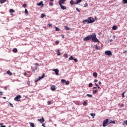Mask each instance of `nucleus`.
Returning <instances> with one entry per match:
<instances>
[{"instance_id": "nucleus-58", "label": "nucleus", "mask_w": 127, "mask_h": 127, "mask_svg": "<svg viewBox=\"0 0 127 127\" xmlns=\"http://www.w3.org/2000/svg\"><path fill=\"white\" fill-rule=\"evenodd\" d=\"M98 83H99V85H101V84H102V82H101V81H99Z\"/></svg>"}, {"instance_id": "nucleus-1", "label": "nucleus", "mask_w": 127, "mask_h": 127, "mask_svg": "<svg viewBox=\"0 0 127 127\" xmlns=\"http://www.w3.org/2000/svg\"><path fill=\"white\" fill-rule=\"evenodd\" d=\"M91 39L93 41V42H99V40L97 38V35L95 33H93L91 35H88L83 39L84 41H88L91 40Z\"/></svg>"}, {"instance_id": "nucleus-59", "label": "nucleus", "mask_w": 127, "mask_h": 127, "mask_svg": "<svg viewBox=\"0 0 127 127\" xmlns=\"http://www.w3.org/2000/svg\"><path fill=\"white\" fill-rule=\"evenodd\" d=\"M109 42H112V41H113V40H112V39L111 40H109Z\"/></svg>"}, {"instance_id": "nucleus-62", "label": "nucleus", "mask_w": 127, "mask_h": 127, "mask_svg": "<svg viewBox=\"0 0 127 127\" xmlns=\"http://www.w3.org/2000/svg\"><path fill=\"white\" fill-rule=\"evenodd\" d=\"M2 98H3V99H6V97H3Z\"/></svg>"}, {"instance_id": "nucleus-40", "label": "nucleus", "mask_w": 127, "mask_h": 127, "mask_svg": "<svg viewBox=\"0 0 127 127\" xmlns=\"http://www.w3.org/2000/svg\"><path fill=\"white\" fill-rule=\"evenodd\" d=\"M90 116H91V117H95V116H96V114L91 113L90 114Z\"/></svg>"}, {"instance_id": "nucleus-20", "label": "nucleus", "mask_w": 127, "mask_h": 127, "mask_svg": "<svg viewBox=\"0 0 127 127\" xmlns=\"http://www.w3.org/2000/svg\"><path fill=\"white\" fill-rule=\"evenodd\" d=\"M29 124L30 125V127H34V123H32L31 122L29 123Z\"/></svg>"}, {"instance_id": "nucleus-19", "label": "nucleus", "mask_w": 127, "mask_h": 127, "mask_svg": "<svg viewBox=\"0 0 127 127\" xmlns=\"http://www.w3.org/2000/svg\"><path fill=\"white\" fill-rule=\"evenodd\" d=\"M61 82L62 83H63V84H65V82H66V80L64 79H61Z\"/></svg>"}, {"instance_id": "nucleus-29", "label": "nucleus", "mask_w": 127, "mask_h": 127, "mask_svg": "<svg viewBox=\"0 0 127 127\" xmlns=\"http://www.w3.org/2000/svg\"><path fill=\"white\" fill-rule=\"evenodd\" d=\"M123 3H124V4L127 3V0H123Z\"/></svg>"}, {"instance_id": "nucleus-17", "label": "nucleus", "mask_w": 127, "mask_h": 127, "mask_svg": "<svg viewBox=\"0 0 127 127\" xmlns=\"http://www.w3.org/2000/svg\"><path fill=\"white\" fill-rule=\"evenodd\" d=\"M13 52H14V53H17V49L16 48H14L12 50Z\"/></svg>"}, {"instance_id": "nucleus-8", "label": "nucleus", "mask_w": 127, "mask_h": 127, "mask_svg": "<svg viewBox=\"0 0 127 127\" xmlns=\"http://www.w3.org/2000/svg\"><path fill=\"white\" fill-rule=\"evenodd\" d=\"M53 71L56 73V75H57V76L59 75V69H58V68L53 69Z\"/></svg>"}, {"instance_id": "nucleus-7", "label": "nucleus", "mask_w": 127, "mask_h": 127, "mask_svg": "<svg viewBox=\"0 0 127 127\" xmlns=\"http://www.w3.org/2000/svg\"><path fill=\"white\" fill-rule=\"evenodd\" d=\"M45 76V73L43 74L42 76L39 77V78H38L37 79H36L35 80V82H38V81H40V80H41V79H43L44 78Z\"/></svg>"}, {"instance_id": "nucleus-38", "label": "nucleus", "mask_w": 127, "mask_h": 127, "mask_svg": "<svg viewBox=\"0 0 127 127\" xmlns=\"http://www.w3.org/2000/svg\"><path fill=\"white\" fill-rule=\"evenodd\" d=\"M49 5H50V6H52V5H53V2H49Z\"/></svg>"}, {"instance_id": "nucleus-56", "label": "nucleus", "mask_w": 127, "mask_h": 127, "mask_svg": "<svg viewBox=\"0 0 127 127\" xmlns=\"http://www.w3.org/2000/svg\"><path fill=\"white\" fill-rule=\"evenodd\" d=\"M0 127H5V126L4 125H3V126H1Z\"/></svg>"}, {"instance_id": "nucleus-31", "label": "nucleus", "mask_w": 127, "mask_h": 127, "mask_svg": "<svg viewBox=\"0 0 127 127\" xmlns=\"http://www.w3.org/2000/svg\"><path fill=\"white\" fill-rule=\"evenodd\" d=\"M9 105L10 107H11V108H13V105H12V104H11V103L9 102Z\"/></svg>"}, {"instance_id": "nucleus-48", "label": "nucleus", "mask_w": 127, "mask_h": 127, "mask_svg": "<svg viewBox=\"0 0 127 127\" xmlns=\"http://www.w3.org/2000/svg\"><path fill=\"white\" fill-rule=\"evenodd\" d=\"M57 52H58V55L59 56L60 55V52L59 51V50H58Z\"/></svg>"}, {"instance_id": "nucleus-36", "label": "nucleus", "mask_w": 127, "mask_h": 127, "mask_svg": "<svg viewBox=\"0 0 127 127\" xmlns=\"http://www.w3.org/2000/svg\"><path fill=\"white\" fill-rule=\"evenodd\" d=\"M87 97H90V98H92V97H93V95L89 94H87Z\"/></svg>"}, {"instance_id": "nucleus-13", "label": "nucleus", "mask_w": 127, "mask_h": 127, "mask_svg": "<svg viewBox=\"0 0 127 127\" xmlns=\"http://www.w3.org/2000/svg\"><path fill=\"white\" fill-rule=\"evenodd\" d=\"M37 5H38L39 6H40L41 5H42V6H43V5H44V4H43V1H41L39 3H37Z\"/></svg>"}, {"instance_id": "nucleus-45", "label": "nucleus", "mask_w": 127, "mask_h": 127, "mask_svg": "<svg viewBox=\"0 0 127 127\" xmlns=\"http://www.w3.org/2000/svg\"><path fill=\"white\" fill-rule=\"evenodd\" d=\"M76 10H77V11H78V12H80L81 11L79 8H76Z\"/></svg>"}, {"instance_id": "nucleus-49", "label": "nucleus", "mask_w": 127, "mask_h": 127, "mask_svg": "<svg viewBox=\"0 0 127 127\" xmlns=\"http://www.w3.org/2000/svg\"><path fill=\"white\" fill-rule=\"evenodd\" d=\"M124 124L127 125V120L124 121Z\"/></svg>"}, {"instance_id": "nucleus-10", "label": "nucleus", "mask_w": 127, "mask_h": 127, "mask_svg": "<svg viewBox=\"0 0 127 127\" xmlns=\"http://www.w3.org/2000/svg\"><path fill=\"white\" fill-rule=\"evenodd\" d=\"M51 90H52L53 91H55V90H56V86L55 85H52L51 87Z\"/></svg>"}, {"instance_id": "nucleus-33", "label": "nucleus", "mask_w": 127, "mask_h": 127, "mask_svg": "<svg viewBox=\"0 0 127 127\" xmlns=\"http://www.w3.org/2000/svg\"><path fill=\"white\" fill-rule=\"evenodd\" d=\"M95 86L96 87H97L98 89H101V88L100 87V86H99L98 84H97V83H95Z\"/></svg>"}, {"instance_id": "nucleus-64", "label": "nucleus", "mask_w": 127, "mask_h": 127, "mask_svg": "<svg viewBox=\"0 0 127 127\" xmlns=\"http://www.w3.org/2000/svg\"><path fill=\"white\" fill-rule=\"evenodd\" d=\"M50 1H54V0H50Z\"/></svg>"}, {"instance_id": "nucleus-34", "label": "nucleus", "mask_w": 127, "mask_h": 127, "mask_svg": "<svg viewBox=\"0 0 127 127\" xmlns=\"http://www.w3.org/2000/svg\"><path fill=\"white\" fill-rule=\"evenodd\" d=\"M125 94H126V92H124L123 93H122V98H125Z\"/></svg>"}, {"instance_id": "nucleus-61", "label": "nucleus", "mask_w": 127, "mask_h": 127, "mask_svg": "<svg viewBox=\"0 0 127 127\" xmlns=\"http://www.w3.org/2000/svg\"><path fill=\"white\" fill-rule=\"evenodd\" d=\"M93 89H97V87H93Z\"/></svg>"}, {"instance_id": "nucleus-32", "label": "nucleus", "mask_w": 127, "mask_h": 127, "mask_svg": "<svg viewBox=\"0 0 127 127\" xmlns=\"http://www.w3.org/2000/svg\"><path fill=\"white\" fill-rule=\"evenodd\" d=\"M65 85H69V84H70V82H69V81H65Z\"/></svg>"}, {"instance_id": "nucleus-27", "label": "nucleus", "mask_w": 127, "mask_h": 127, "mask_svg": "<svg viewBox=\"0 0 127 127\" xmlns=\"http://www.w3.org/2000/svg\"><path fill=\"white\" fill-rule=\"evenodd\" d=\"M88 86H89V88H92V87H93V83H89Z\"/></svg>"}, {"instance_id": "nucleus-54", "label": "nucleus", "mask_w": 127, "mask_h": 127, "mask_svg": "<svg viewBox=\"0 0 127 127\" xmlns=\"http://www.w3.org/2000/svg\"><path fill=\"white\" fill-rule=\"evenodd\" d=\"M27 84L28 85H30V81H28Z\"/></svg>"}, {"instance_id": "nucleus-25", "label": "nucleus", "mask_w": 127, "mask_h": 127, "mask_svg": "<svg viewBox=\"0 0 127 127\" xmlns=\"http://www.w3.org/2000/svg\"><path fill=\"white\" fill-rule=\"evenodd\" d=\"M45 16H46V15H45V14H44L43 13L41 14V17L42 18H43V17H45Z\"/></svg>"}, {"instance_id": "nucleus-21", "label": "nucleus", "mask_w": 127, "mask_h": 127, "mask_svg": "<svg viewBox=\"0 0 127 127\" xmlns=\"http://www.w3.org/2000/svg\"><path fill=\"white\" fill-rule=\"evenodd\" d=\"M93 76L94 77H97L98 76V73L97 72H94L93 73Z\"/></svg>"}, {"instance_id": "nucleus-28", "label": "nucleus", "mask_w": 127, "mask_h": 127, "mask_svg": "<svg viewBox=\"0 0 127 127\" xmlns=\"http://www.w3.org/2000/svg\"><path fill=\"white\" fill-rule=\"evenodd\" d=\"M64 57L65 58H68V55L67 54H64Z\"/></svg>"}, {"instance_id": "nucleus-63", "label": "nucleus", "mask_w": 127, "mask_h": 127, "mask_svg": "<svg viewBox=\"0 0 127 127\" xmlns=\"http://www.w3.org/2000/svg\"><path fill=\"white\" fill-rule=\"evenodd\" d=\"M123 53H127V51H124V52H123Z\"/></svg>"}, {"instance_id": "nucleus-2", "label": "nucleus", "mask_w": 127, "mask_h": 127, "mask_svg": "<svg viewBox=\"0 0 127 127\" xmlns=\"http://www.w3.org/2000/svg\"><path fill=\"white\" fill-rule=\"evenodd\" d=\"M111 124H116V122L110 120L109 119H105L103 121L102 126L103 127H108V126Z\"/></svg>"}, {"instance_id": "nucleus-37", "label": "nucleus", "mask_w": 127, "mask_h": 127, "mask_svg": "<svg viewBox=\"0 0 127 127\" xmlns=\"http://www.w3.org/2000/svg\"><path fill=\"white\" fill-rule=\"evenodd\" d=\"M56 31H60V29H59V28H58V27H56Z\"/></svg>"}, {"instance_id": "nucleus-39", "label": "nucleus", "mask_w": 127, "mask_h": 127, "mask_svg": "<svg viewBox=\"0 0 127 127\" xmlns=\"http://www.w3.org/2000/svg\"><path fill=\"white\" fill-rule=\"evenodd\" d=\"M25 12L26 14H28V11L27 10V9H25Z\"/></svg>"}, {"instance_id": "nucleus-3", "label": "nucleus", "mask_w": 127, "mask_h": 127, "mask_svg": "<svg viewBox=\"0 0 127 127\" xmlns=\"http://www.w3.org/2000/svg\"><path fill=\"white\" fill-rule=\"evenodd\" d=\"M82 22L84 24H85L86 22H87V23H93V22H95V19L93 17H90L87 19L84 20Z\"/></svg>"}, {"instance_id": "nucleus-23", "label": "nucleus", "mask_w": 127, "mask_h": 127, "mask_svg": "<svg viewBox=\"0 0 127 127\" xmlns=\"http://www.w3.org/2000/svg\"><path fill=\"white\" fill-rule=\"evenodd\" d=\"M95 49L96 50H100V47H98V45H95Z\"/></svg>"}, {"instance_id": "nucleus-4", "label": "nucleus", "mask_w": 127, "mask_h": 127, "mask_svg": "<svg viewBox=\"0 0 127 127\" xmlns=\"http://www.w3.org/2000/svg\"><path fill=\"white\" fill-rule=\"evenodd\" d=\"M20 99H21V95H17V96H16L14 98V100L16 102H19V101H20Z\"/></svg>"}, {"instance_id": "nucleus-22", "label": "nucleus", "mask_w": 127, "mask_h": 127, "mask_svg": "<svg viewBox=\"0 0 127 127\" xmlns=\"http://www.w3.org/2000/svg\"><path fill=\"white\" fill-rule=\"evenodd\" d=\"M5 1H6V0H0V3H4Z\"/></svg>"}, {"instance_id": "nucleus-26", "label": "nucleus", "mask_w": 127, "mask_h": 127, "mask_svg": "<svg viewBox=\"0 0 127 127\" xmlns=\"http://www.w3.org/2000/svg\"><path fill=\"white\" fill-rule=\"evenodd\" d=\"M97 92H98V90L96 89V90L93 91V94H97Z\"/></svg>"}, {"instance_id": "nucleus-41", "label": "nucleus", "mask_w": 127, "mask_h": 127, "mask_svg": "<svg viewBox=\"0 0 127 127\" xmlns=\"http://www.w3.org/2000/svg\"><path fill=\"white\" fill-rule=\"evenodd\" d=\"M55 43H56V45H58V44H59V41H56L55 42Z\"/></svg>"}, {"instance_id": "nucleus-14", "label": "nucleus", "mask_w": 127, "mask_h": 127, "mask_svg": "<svg viewBox=\"0 0 127 127\" xmlns=\"http://www.w3.org/2000/svg\"><path fill=\"white\" fill-rule=\"evenodd\" d=\"M60 5L61 8L62 9H66V8H67V7L66 6H63L62 5V4H60Z\"/></svg>"}, {"instance_id": "nucleus-51", "label": "nucleus", "mask_w": 127, "mask_h": 127, "mask_svg": "<svg viewBox=\"0 0 127 127\" xmlns=\"http://www.w3.org/2000/svg\"><path fill=\"white\" fill-rule=\"evenodd\" d=\"M24 75L27 76V73H26V72L24 73Z\"/></svg>"}, {"instance_id": "nucleus-57", "label": "nucleus", "mask_w": 127, "mask_h": 127, "mask_svg": "<svg viewBox=\"0 0 127 127\" xmlns=\"http://www.w3.org/2000/svg\"><path fill=\"white\" fill-rule=\"evenodd\" d=\"M42 126L44 127H45V124H42Z\"/></svg>"}, {"instance_id": "nucleus-53", "label": "nucleus", "mask_w": 127, "mask_h": 127, "mask_svg": "<svg viewBox=\"0 0 127 127\" xmlns=\"http://www.w3.org/2000/svg\"><path fill=\"white\" fill-rule=\"evenodd\" d=\"M74 4H78V2H77V1H76V2H74Z\"/></svg>"}, {"instance_id": "nucleus-30", "label": "nucleus", "mask_w": 127, "mask_h": 127, "mask_svg": "<svg viewBox=\"0 0 127 127\" xmlns=\"http://www.w3.org/2000/svg\"><path fill=\"white\" fill-rule=\"evenodd\" d=\"M70 4H74V0H71L70 1Z\"/></svg>"}, {"instance_id": "nucleus-11", "label": "nucleus", "mask_w": 127, "mask_h": 127, "mask_svg": "<svg viewBox=\"0 0 127 127\" xmlns=\"http://www.w3.org/2000/svg\"><path fill=\"white\" fill-rule=\"evenodd\" d=\"M65 1H66V0H60L59 1V4H62V3H64V2H65Z\"/></svg>"}, {"instance_id": "nucleus-50", "label": "nucleus", "mask_w": 127, "mask_h": 127, "mask_svg": "<svg viewBox=\"0 0 127 127\" xmlns=\"http://www.w3.org/2000/svg\"><path fill=\"white\" fill-rule=\"evenodd\" d=\"M48 26H49L50 27H51V26H52V24H48Z\"/></svg>"}, {"instance_id": "nucleus-52", "label": "nucleus", "mask_w": 127, "mask_h": 127, "mask_svg": "<svg viewBox=\"0 0 127 127\" xmlns=\"http://www.w3.org/2000/svg\"><path fill=\"white\" fill-rule=\"evenodd\" d=\"M2 95V92L0 91V96H1Z\"/></svg>"}, {"instance_id": "nucleus-12", "label": "nucleus", "mask_w": 127, "mask_h": 127, "mask_svg": "<svg viewBox=\"0 0 127 127\" xmlns=\"http://www.w3.org/2000/svg\"><path fill=\"white\" fill-rule=\"evenodd\" d=\"M9 12L11 14V15H13V12H15V11L13 10V9H10L9 10Z\"/></svg>"}, {"instance_id": "nucleus-47", "label": "nucleus", "mask_w": 127, "mask_h": 127, "mask_svg": "<svg viewBox=\"0 0 127 127\" xmlns=\"http://www.w3.org/2000/svg\"><path fill=\"white\" fill-rule=\"evenodd\" d=\"M22 6H23V7H26V3L23 4L22 5Z\"/></svg>"}, {"instance_id": "nucleus-42", "label": "nucleus", "mask_w": 127, "mask_h": 127, "mask_svg": "<svg viewBox=\"0 0 127 127\" xmlns=\"http://www.w3.org/2000/svg\"><path fill=\"white\" fill-rule=\"evenodd\" d=\"M76 1L77 2V3H80V2H81V1H82V0H76Z\"/></svg>"}, {"instance_id": "nucleus-35", "label": "nucleus", "mask_w": 127, "mask_h": 127, "mask_svg": "<svg viewBox=\"0 0 127 127\" xmlns=\"http://www.w3.org/2000/svg\"><path fill=\"white\" fill-rule=\"evenodd\" d=\"M74 58H73V56H71L69 58V60H73Z\"/></svg>"}, {"instance_id": "nucleus-18", "label": "nucleus", "mask_w": 127, "mask_h": 127, "mask_svg": "<svg viewBox=\"0 0 127 127\" xmlns=\"http://www.w3.org/2000/svg\"><path fill=\"white\" fill-rule=\"evenodd\" d=\"M64 29H65V30H70L71 29L69 28L68 26H65Z\"/></svg>"}, {"instance_id": "nucleus-44", "label": "nucleus", "mask_w": 127, "mask_h": 127, "mask_svg": "<svg viewBox=\"0 0 127 127\" xmlns=\"http://www.w3.org/2000/svg\"><path fill=\"white\" fill-rule=\"evenodd\" d=\"M74 61V62H75V63H77V62H78V60H77V59H73V60Z\"/></svg>"}, {"instance_id": "nucleus-24", "label": "nucleus", "mask_w": 127, "mask_h": 127, "mask_svg": "<svg viewBox=\"0 0 127 127\" xmlns=\"http://www.w3.org/2000/svg\"><path fill=\"white\" fill-rule=\"evenodd\" d=\"M83 106H87V105H88V103H87V102L86 101H84L83 103Z\"/></svg>"}, {"instance_id": "nucleus-46", "label": "nucleus", "mask_w": 127, "mask_h": 127, "mask_svg": "<svg viewBox=\"0 0 127 127\" xmlns=\"http://www.w3.org/2000/svg\"><path fill=\"white\" fill-rule=\"evenodd\" d=\"M47 104H48V105H51V101H48L47 102Z\"/></svg>"}, {"instance_id": "nucleus-15", "label": "nucleus", "mask_w": 127, "mask_h": 127, "mask_svg": "<svg viewBox=\"0 0 127 127\" xmlns=\"http://www.w3.org/2000/svg\"><path fill=\"white\" fill-rule=\"evenodd\" d=\"M113 30H117L118 29V27L116 25H114L112 27Z\"/></svg>"}, {"instance_id": "nucleus-43", "label": "nucleus", "mask_w": 127, "mask_h": 127, "mask_svg": "<svg viewBox=\"0 0 127 127\" xmlns=\"http://www.w3.org/2000/svg\"><path fill=\"white\" fill-rule=\"evenodd\" d=\"M88 6V3H86L84 5V7H87Z\"/></svg>"}, {"instance_id": "nucleus-9", "label": "nucleus", "mask_w": 127, "mask_h": 127, "mask_svg": "<svg viewBox=\"0 0 127 127\" xmlns=\"http://www.w3.org/2000/svg\"><path fill=\"white\" fill-rule=\"evenodd\" d=\"M38 122H40L41 124H42L43 123H44L45 122V120H44V118L42 117L41 119H38Z\"/></svg>"}, {"instance_id": "nucleus-55", "label": "nucleus", "mask_w": 127, "mask_h": 127, "mask_svg": "<svg viewBox=\"0 0 127 127\" xmlns=\"http://www.w3.org/2000/svg\"><path fill=\"white\" fill-rule=\"evenodd\" d=\"M121 107H122V108H123V107H124V104H122L121 105Z\"/></svg>"}, {"instance_id": "nucleus-6", "label": "nucleus", "mask_w": 127, "mask_h": 127, "mask_svg": "<svg viewBox=\"0 0 127 127\" xmlns=\"http://www.w3.org/2000/svg\"><path fill=\"white\" fill-rule=\"evenodd\" d=\"M38 65H39V64H38L37 63L35 64V67L32 69V71L34 73H35V71H36V70H37V68L38 67Z\"/></svg>"}, {"instance_id": "nucleus-5", "label": "nucleus", "mask_w": 127, "mask_h": 127, "mask_svg": "<svg viewBox=\"0 0 127 127\" xmlns=\"http://www.w3.org/2000/svg\"><path fill=\"white\" fill-rule=\"evenodd\" d=\"M105 54L107 56H112V55H113V54L112 53V52H111V51H106L105 52Z\"/></svg>"}, {"instance_id": "nucleus-16", "label": "nucleus", "mask_w": 127, "mask_h": 127, "mask_svg": "<svg viewBox=\"0 0 127 127\" xmlns=\"http://www.w3.org/2000/svg\"><path fill=\"white\" fill-rule=\"evenodd\" d=\"M7 74L9 76H12V73H11V72H10V70H7Z\"/></svg>"}, {"instance_id": "nucleus-60", "label": "nucleus", "mask_w": 127, "mask_h": 127, "mask_svg": "<svg viewBox=\"0 0 127 127\" xmlns=\"http://www.w3.org/2000/svg\"><path fill=\"white\" fill-rule=\"evenodd\" d=\"M94 82H98V80L97 79H95Z\"/></svg>"}]
</instances>
